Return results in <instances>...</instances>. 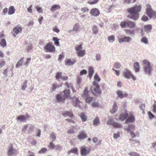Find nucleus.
I'll return each instance as SVG.
<instances>
[{
	"instance_id": "obj_1",
	"label": "nucleus",
	"mask_w": 156,
	"mask_h": 156,
	"mask_svg": "<svg viewBox=\"0 0 156 156\" xmlns=\"http://www.w3.org/2000/svg\"><path fill=\"white\" fill-rule=\"evenodd\" d=\"M141 10V6L140 5L136 6L131 7L127 10L128 12L129 13V17L134 20H136L138 17V13Z\"/></svg>"
},
{
	"instance_id": "obj_2",
	"label": "nucleus",
	"mask_w": 156,
	"mask_h": 156,
	"mask_svg": "<svg viewBox=\"0 0 156 156\" xmlns=\"http://www.w3.org/2000/svg\"><path fill=\"white\" fill-rule=\"evenodd\" d=\"M94 81L93 83L91 90L92 93L94 94H100L101 90L100 89V86L96 82H99L100 81V79L99 76L96 74L94 77Z\"/></svg>"
},
{
	"instance_id": "obj_3",
	"label": "nucleus",
	"mask_w": 156,
	"mask_h": 156,
	"mask_svg": "<svg viewBox=\"0 0 156 156\" xmlns=\"http://www.w3.org/2000/svg\"><path fill=\"white\" fill-rule=\"evenodd\" d=\"M142 63L144 66V70L146 74L150 75L152 69L150 63L146 60L142 61Z\"/></svg>"
},
{
	"instance_id": "obj_4",
	"label": "nucleus",
	"mask_w": 156,
	"mask_h": 156,
	"mask_svg": "<svg viewBox=\"0 0 156 156\" xmlns=\"http://www.w3.org/2000/svg\"><path fill=\"white\" fill-rule=\"evenodd\" d=\"M75 49L76 52L77 56L79 57H83L85 54L86 50L83 49L81 44H78L76 46Z\"/></svg>"
},
{
	"instance_id": "obj_5",
	"label": "nucleus",
	"mask_w": 156,
	"mask_h": 156,
	"mask_svg": "<svg viewBox=\"0 0 156 156\" xmlns=\"http://www.w3.org/2000/svg\"><path fill=\"white\" fill-rule=\"evenodd\" d=\"M123 75L126 78L130 79L132 78L133 80L135 81L136 80V77L133 75L131 72L128 69H125L123 72Z\"/></svg>"
},
{
	"instance_id": "obj_6",
	"label": "nucleus",
	"mask_w": 156,
	"mask_h": 156,
	"mask_svg": "<svg viewBox=\"0 0 156 156\" xmlns=\"http://www.w3.org/2000/svg\"><path fill=\"white\" fill-rule=\"evenodd\" d=\"M80 154L81 156H87L90 152V150L85 146H82L80 147Z\"/></svg>"
},
{
	"instance_id": "obj_7",
	"label": "nucleus",
	"mask_w": 156,
	"mask_h": 156,
	"mask_svg": "<svg viewBox=\"0 0 156 156\" xmlns=\"http://www.w3.org/2000/svg\"><path fill=\"white\" fill-rule=\"evenodd\" d=\"M132 41V38L129 36H125L122 38H118V41L119 43L122 42L130 43Z\"/></svg>"
},
{
	"instance_id": "obj_8",
	"label": "nucleus",
	"mask_w": 156,
	"mask_h": 156,
	"mask_svg": "<svg viewBox=\"0 0 156 156\" xmlns=\"http://www.w3.org/2000/svg\"><path fill=\"white\" fill-rule=\"evenodd\" d=\"M34 128V126L31 124H27L24 125L23 126V128L22 130V132L23 133L29 132L32 130Z\"/></svg>"
},
{
	"instance_id": "obj_9",
	"label": "nucleus",
	"mask_w": 156,
	"mask_h": 156,
	"mask_svg": "<svg viewBox=\"0 0 156 156\" xmlns=\"http://www.w3.org/2000/svg\"><path fill=\"white\" fill-rule=\"evenodd\" d=\"M49 148L52 149H55L56 150L60 151L62 149V147L59 144L55 145L52 142H51L49 143Z\"/></svg>"
},
{
	"instance_id": "obj_10",
	"label": "nucleus",
	"mask_w": 156,
	"mask_h": 156,
	"mask_svg": "<svg viewBox=\"0 0 156 156\" xmlns=\"http://www.w3.org/2000/svg\"><path fill=\"white\" fill-rule=\"evenodd\" d=\"M22 30V28L19 25L16 26L13 29L12 34L13 36L16 37L17 34L21 32Z\"/></svg>"
},
{
	"instance_id": "obj_11",
	"label": "nucleus",
	"mask_w": 156,
	"mask_h": 156,
	"mask_svg": "<svg viewBox=\"0 0 156 156\" xmlns=\"http://www.w3.org/2000/svg\"><path fill=\"white\" fill-rule=\"evenodd\" d=\"M146 14L150 18L154 17L156 16V12L154 11L150 7L147 9Z\"/></svg>"
},
{
	"instance_id": "obj_12",
	"label": "nucleus",
	"mask_w": 156,
	"mask_h": 156,
	"mask_svg": "<svg viewBox=\"0 0 156 156\" xmlns=\"http://www.w3.org/2000/svg\"><path fill=\"white\" fill-rule=\"evenodd\" d=\"M17 153L16 150L12 146H11L8 150V154L9 156L16 155Z\"/></svg>"
},
{
	"instance_id": "obj_13",
	"label": "nucleus",
	"mask_w": 156,
	"mask_h": 156,
	"mask_svg": "<svg viewBox=\"0 0 156 156\" xmlns=\"http://www.w3.org/2000/svg\"><path fill=\"white\" fill-rule=\"evenodd\" d=\"M45 49L47 52H54L55 51L54 46L50 43H48L46 45L45 47Z\"/></svg>"
},
{
	"instance_id": "obj_14",
	"label": "nucleus",
	"mask_w": 156,
	"mask_h": 156,
	"mask_svg": "<svg viewBox=\"0 0 156 156\" xmlns=\"http://www.w3.org/2000/svg\"><path fill=\"white\" fill-rule=\"evenodd\" d=\"M29 117V115L28 114L25 115H21L17 117L16 119L20 122H23L27 120Z\"/></svg>"
},
{
	"instance_id": "obj_15",
	"label": "nucleus",
	"mask_w": 156,
	"mask_h": 156,
	"mask_svg": "<svg viewBox=\"0 0 156 156\" xmlns=\"http://www.w3.org/2000/svg\"><path fill=\"white\" fill-rule=\"evenodd\" d=\"M90 14L93 16H98L100 12L98 9L94 8L91 10L90 11Z\"/></svg>"
},
{
	"instance_id": "obj_16",
	"label": "nucleus",
	"mask_w": 156,
	"mask_h": 156,
	"mask_svg": "<svg viewBox=\"0 0 156 156\" xmlns=\"http://www.w3.org/2000/svg\"><path fill=\"white\" fill-rule=\"evenodd\" d=\"M135 128L134 125L131 124H129L128 126H125L124 127V129L127 131L130 132L133 131Z\"/></svg>"
},
{
	"instance_id": "obj_17",
	"label": "nucleus",
	"mask_w": 156,
	"mask_h": 156,
	"mask_svg": "<svg viewBox=\"0 0 156 156\" xmlns=\"http://www.w3.org/2000/svg\"><path fill=\"white\" fill-rule=\"evenodd\" d=\"M63 116L65 117L66 116H68L71 119L73 118L74 115L71 112H69L68 111H66L63 113L62 114Z\"/></svg>"
},
{
	"instance_id": "obj_18",
	"label": "nucleus",
	"mask_w": 156,
	"mask_h": 156,
	"mask_svg": "<svg viewBox=\"0 0 156 156\" xmlns=\"http://www.w3.org/2000/svg\"><path fill=\"white\" fill-rule=\"evenodd\" d=\"M56 99L58 102L63 103L65 100V98L62 96L60 94H58L56 95Z\"/></svg>"
},
{
	"instance_id": "obj_19",
	"label": "nucleus",
	"mask_w": 156,
	"mask_h": 156,
	"mask_svg": "<svg viewBox=\"0 0 156 156\" xmlns=\"http://www.w3.org/2000/svg\"><path fill=\"white\" fill-rule=\"evenodd\" d=\"M81 102L78 98H76L75 100H74L73 105L75 107H78L80 108H81V106L80 105Z\"/></svg>"
},
{
	"instance_id": "obj_20",
	"label": "nucleus",
	"mask_w": 156,
	"mask_h": 156,
	"mask_svg": "<svg viewBox=\"0 0 156 156\" xmlns=\"http://www.w3.org/2000/svg\"><path fill=\"white\" fill-rule=\"evenodd\" d=\"M87 136V134L83 131L81 132L77 136V137L79 140L84 139Z\"/></svg>"
},
{
	"instance_id": "obj_21",
	"label": "nucleus",
	"mask_w": 156,
	"mask_h": 156,
	"mask_svg": "<svg viewBox=\"0 0 156 156\" xmlns=\"http://www.w3.org/2000/svg\"><path fill=\"white\" fill-rule=\"evenodd\" d=\"M118 96L120 98H122L126 96L127 94L126 93H123L122 91L118 90L116 92Z\"/></svg>"
},
{
	"instance_id": "obj_22",
	"label": "nucleus",
	"mask_w": 156,
	"mask_h": 156,
	"mask_svg": "<svg viewBox=\"0 0 156 156\" xmlns=\"http://www.w3.org/2000/svg\"><path fill=\"white\" fill-rule=\"evenodd\" d=\"M134 70L136 73L140 71V66L139 63L138 62H135L133 65Z\"/></svg>"
},
{
	"instance_id": "obj_23",
	"label": "nucleus",
	"mask_w": 156,
	"mask_h": 156,
	"mask_svg": "<svg viewBox=\"0 0 156 156\" xmlns=\"http://www.w3.org/2000/svg\"><path fill=\"white\" fill-rule=\"evenodd\" d=\"M135 23L129 20H127V26L129 28H133L135 26Z\"/></svg>"
},
{
	"instance_id": "obj_24",
	"label": "nucleus",
	"mask_w": 156,
	"mask_h": 156,
	"mask_svg": "<svg viewBox=\"0 0 156 156\" xmlns=\"http://www.w3.org/2000/svg\"><path fill=\"white\" fill-rule=\"evenodd\" d=\"M125 33L127 34L130 36H133L135 35V32L134 30H130L129 29H126L125 30Z\"/></svg>"
},
{
	"instance_id": "obj_25",
	"label": "nucleus",
	"mask_w": 156,
	"mask_h": 156,
	"mask_svg": "<svg viewBox=\"0 0 156 156\" xmlns=\"http://www.w3.org/2000/svg\"><path fill=\"white\" fill-rule=\"evenodd\" d=\"M118 109V107L117 104L116 102H115L112 106V108L110 110V112L112 114L115 113Z\"/></svg>"
},
{
	"instance_id": "obj_26",
	"label": "nucleus",
	"mask_w": 156,
	"mask_h": 156,
	"mask_svg": "<svg viewBox=\"0 0 156 156\" xmlns=\"http://www.w3.org/2000/svg\"><path fill=\"white\" fill-rule=\"evenodd\" d=\"M60 6L58 5H52L50 9V10L52 12H55L56 10L59 9Z\"/></svg>"
},
{
	"instance_id": "obj_27",
	"label": "nucleus",
	"mask_w": 156,
	"mask_h": 156,
	"mask_svg": "<svg viewBox=\"0 0 156 156\" xmlns=\"http://www.w3.org/2000/svg\"><path fill=\"white\" fill-rule=\"evenodd\" d=\"M128 116V114L126 112H125L124 113H122L120 115L119 119L121 121H123Z\"/></svg>"
},
{
	"instance_id": "obj_28",
	"label": "nucleus",
	"mask_w": 156,
	"mask_h": 156,
	"mask_svg": "<svg viewBox=\"0 0 156 156\" xmlns=\"http://www.w3.org/2000/svg\"><path fill=\"white\" fill-rule=\"evenodd\" d=\"M94 73V68L92 67H90L88 69L89 77L91 79L93 74Z\"/></svg>"
},
{
	"instance_id": "obj_29",
	"label": "nucleus",
	"mask_w": 156,
	"mask_h": 156,
	"mask_svg": "<svg viewBox=\"0 0 156 156\" xmlns=\"http://www.w3.org/2000/svg\"><path fill=\"white\" fill-rule=\"evenodd\" d=\"M135 121V118L133 115H129L127 119L125 121V122L127 123L128 122H133L134 121Z\"/></svg>"
},
{
	"instance_id": "obj_30",
	"label": "nucleus",
	"mask_w": 156,
	"mask_h": 156,
	"mask_svg": "<svg viewBox=\"0 0 156 156\" xmlns=\"http://www.w3.org/2000/svg\"><path fill=\"white\" fill-rule=\"evenodd\" d=\"M62 73L61 72H57L55 76L56 79L58 81H59L60 79H62Z\"/></svg>"
},
{
	"instance_id": "obj_31",
	"label": "nucleus",
	"mask_w": 156,
	"mask_h": 156,
	"mask_svg": "<svg viewBox=\"0 0 156 156\" xmlns=\"http://www.w3.org/2000/svg\"><path fill=\"white\" fill-rule=\"evenodd\" d=\"M24 58H21L17 62L16 65V67L19 68L20 66H21L23 64V62H24Z\"/></svg>"
},
{
	"instance_id": "obj_32",
	"label": "nucleus",
	"mask_w": 156,
	"mask_h": 156,
	"mask_svg": "<svg viewBox=\"0 0 156 156\" xmlns=\"http://www.w3.org/2000/svg\"><path fill=\"white\" fill-rule=\"evenodd\" d=\"M114 123V119L113 118H109L108 120L106 122V124L108 125H113Z\"/></svg>"
},
{
	"instance_id": "obj_33",
	"label": "nucleus",
	"mask_w": 156,
	"mask_h": 156,
	"mask_svg": "<svg viewBox=\"0 0 156 156\" xmlns=\"http://www.w3.org/2000/svg\"><path fill=\"white\" fill-rule=\"evenodd\" d=\"M144 30L147 32L150 31L152 29V26L151 24L145 25L144 27Z\"/></svg>"
},
{
	"instance_id": "obj_34",
	"label": "nucleus",
	"mask_w": 156,
	"mask_h": 156,
	"mask_svg": "<svg viewBox=\"0 0 156 156\" xmlns=\"http://www.w3.org/2000/svg\"><path fill=\"white\" fill-rule=\"evenodd\" d=\"M100 124V120L98 117L95 118L93 121V124L94 126H97Z\"/></svg>"
},
{
	"instance_id": "obj_35",
	"label": "nucleus",
	"mask_w": 156,
	"mask_h": 156,
	"mask_svg": "<svg viewBox=\"0 0 156 156\" xmlns=\"http://www.w3.org/2000/svg\"><path fill=\"white\" fill-rule=\"evenodd\" d=\"M65 97L66 98H69L70 97V91L69 90H65L63 91Z\"/></svg>"
},
{
	"instance_id": "obj_36",
	"label": "nucleus",
	"mask_w": 156,
	"mask_h": 156,
	"mask_svg": "<svg viewBox=\"0 0 156 156\" xmlns=\"http://www.w3.org/2000/svg\"><path fill=\"white\" fill-rule=\"evenodd\" d=\"M80 116L83 121L85 122L87 121V117L84 113L82 112L81 113Z\"/></svg>"
},
{
	"instance_id": "obj_37",
	"label": "nucleus",
	"mask_w": 156,
	"mask_h": 156,
	"mask_svg": "<svg viewBox=\"0 0 156 156\" xmlns=\"http://www.w3.org/2000/svg\"><path fill=\"white\" fill-rule=\"evenodd\" d=\"M15 9L14 6H11L9 9L8 14L11 15L13 14L15 12Z\"/></svg>"
},
{
	"instance_id": "obj_38",
	"label": "nucleus",
	"mask_w": 156,
	"mask_h": 156,
	"mask_svg": "<svg viewBox=\"0 0 156 156\" xmlns=\"http://www.w3.org/2000/svg\"><path fill=\"white\" fill-rule=\"evenodd\" d=\"M80 26V24L79 23H76L73 27V30L75 31H77L79 29Z\"/></svg>"
},
{
	"instance_id": "obj_39",
	"label": "nucleus",
	"mask_w": 156,
	"mask_h": 156,
	"mask_svg": "<svg viewBox=\"0 0 156 156\" xmlns=\"http://www.w3.org/2000/svg\"><path fill=\"white\" fill-rule=\"evenodd\" d=\"M129 133L131 137L133 138H134L136 136H139V133L138 132H136V134H135L133 131H131Z\"/></svg>"
},
{
	"instance_id": "obj_40",
	"label": "nucleus",
	"mask_w": 156,
	"mask_h": 156,
	"mask_svg": "<svg viewBox=\"0 0 156 156\" xmlns=\"http://www.w3.org/2000/svg\"><path fill=\"white\" fill-rule=\"evenodd\" d=\"M140 41L145 44H147L148 43V41L147 38L145 37L142 38L140 40Z\"/></svg>"
},
{
	"instance_id": "obj_41",
	"label": "nucleus",
	"mask_w": 156,
	"mask_h": 156,
	"mask_svg": "<svg viewBox=\"0 0 156 156\" xmlns=\"http://www.w3.org/2000/svg\"><path fill=\"white\" fill-rule=\"evenodd\" d=\"M121 66V65L120 63L119 62H116L115 63L113 67L114 69H119Z\"/></svg>"
},
{
	"instance_id": "obj_42",
	"label": "nucleus",
	"mask_w": 156,
	"mask_h": 156,
	"mask_svg": "<svg viewBox=\"0 0 156 156\" xmlns=\"http://www.w3.org/2000/svg\"><path fill=\"white\" fill-rule=\"evenodd\" d=\"M76 62L75 60H71L70 59H68L66 61V63L69 65H73Z\"/></svg>"
},
{
	"instance_id": "obj_43",
	"label": "nucleus",
	"mask_w": 156,
	"mask_h": 156,
	"mask_svg": "<svg viewBox=\"0 0 156 156\" xmlns=\"http://www.w3.org/2000/svg\"><path fill=\"white\" fill-rule=\"evenodd\" d=\"M115 37L114 35H112L108 37V40L110 42H113L115 40Z\"/></svg>"
},
{
	"instance_id": "obj_44",
	"label": "nucleus",
	"mask_w": 156,
	"mask_h": 156,
	"mask_svg": "<svg viewBox=\"0 0 156 156\" xmlns=\"http://www.w3.org/2000/svg\"><path fill=\"white\" fill-rule=\"evenodd\" d=\"M1 46L3 47H4L6 45V43L5 40V39H2L0 42Z\"/></svg>"
},
{
	"instance_id": "obj_45",
	"label": "nucleus",
	"mask_w": 156,
	"mask_h": 156,
	"mask_svg": "<svg viewBox=\"0 0 156 156\" xmlns=\"http://www.w3.org/2000/svg\"><path fill=\"white\" fill-rule=\"evenodd\" d=\"M127 20L126 21H122L120 23V26L122 28H125L127 26Z\"/></svg>"
},
{
	"instance_id": "obj_46",
	"label": "nucleus",
	"mask_w": 156,
	"mask_h": 156,
	"mask_svg": "<svg viewBox=\"0 0 156 156\" xmlns=\"http://www.w3.org/2000/svg\"><path fill=\"white\" fill-rule=\"evenodd\" d=\"M128 154L130 156H140V154L135 152H130L128 153Z\"/></svg>"
},
{
	"instance_id": "obj_47",
	"label": "nucleus",
	"mask_w": 156,
	"mask_h": 156,
	"mask_svg": "<svg viewBox=\"0 0 156 156\" xmlns=\"http://www.w3.org/2000/svg\"><path fill=\"white\" fill-rule=\"evenodd\" d=\"M50 138L53 141H55L56 138V136L55 134L52 132L50 134Z\"/></svg>"
},
{
	"instance_id": "obj_48",
	"label": "nucleus",
	"mask_w": 156,
	"mask_h": 156,
	"mask_svg": "<svg viewBox=\"0 0 156 156\" xmlns=\"http://www.w3.org/2000/svg\"><path fill=\"white\" fill-rule=\"evenodd\" d=\"M93 98L92 97H88L86 98L85 101L86 103H89L93 101Z\"/></svg>"
},
{
	"instance_id": "obj_49",
	"label": "nucleus",
	"mask_w": 156,
	"mask_h": 156,
	"mask_svg": "<svg viewBox=\"0 0 156 156\" xmlns=\"http://www.w3.org/2000/svg\"><path fill=\"white\" fill-rule=\"evenodd\" d=\"M88 94V92L87 91V88H86L83 90V97H86L87 96Z\"/></svg>"
},
{
	"instance_id": "obj_50",
	"label": "nucleus",
	"mask_w": 156,
	"mask_h": 156,
	"mask_svg": "<svg viewBox=\"0 0 156 156\" xmlns=\"http://www.w3.org/2000/svg\"><path fill=\"white\" fill-rule=\"evenodd\" d=\"M92 30L94 33H97L98 32V29L96 26H94L93 27Z\"/></svg>"
},
{
	"instance_id": "obj_51",
	"label": "nucleus",
	"mask_w": 156,
	"mask_h": 156,
	"mask_svg": "<svg viewBox=\"0 0 156 156\" xmlns=\"http://www.w3.org/2000/svg\"><path fill=\"white\" fill-rule=\"evenodd\" d=\"M53 41H54L55 44L57 46H58L59 44V42L58 41V39L57 37H53Z\"/></svg>"
},
{
	"instance_id": "obj_52",
	"label": "nucleus",
	"mask_w": 156,
	"mask_h": 156,
	"mask_svg": "<svg viewBox=\"0 0 156 156\" xmlns=\"http://www.w3.org/2000/svg\"><path fill=\"white\" fill-rule=\"evenodd\" d=\"M47 151V149L45 148H43L39 151V154H43L46 153Z\"/></svg>"
},
{
	"instance_id": "obj_53",
	"label": "nucleus",
	"mask_w": 156,
	"mask_h": 156,
	"mask_svg": "<svg viewBox=\"0 0 156 156\" xmlns=\"http://www.w3.org/2000/svg\"><path fill=\"white\" fill-rule=\"evenodd\" d=\"M27 80H26L23 83V85L22 86V89L23 90H25L26 88L27 87Z\"/></svg>"
},
{
	"instance_id": "obj_54",
	"label": "nucleus",
	"mask_w": 156,
	"mask_h": 156,
	"mask_svg": "<svg viewBox=\"0 0 156 156\" xmlns=\"http://www.w3.org/2000/svg\"><path fill=\"white\" fill-rule=\"evenodd\" d=\"M71 152L72 153L75 154H77L78 152L77 148L76 147L73 148L71 149Z\"/></svg>"
},
{
	"instance_id": "obj_55",
	"label": "nucleus",
	"mask_w": 156,
	"mask_h": 156,
	"mask_svg": "<svg viewBox=\"0 0 156 156\" xmlns=\"http://www.w3.org/2000/svg\"><path fill=\"white\" fill-rule=\"evenodd\" d=\"M31 59L29 58H28L27 59L26 61L24 62V65L25 66H27L30 63Z\"/></svg>"
},
{
	"instance_id": "obj_56",
	"label": "nucleus",
	"mask_w": 156,
	"mask_h": 156,
	"mask_svg": "<svg viewBox=\"0 0 156 156\" xmlns=\"http://www.w3.org/2000/svg\"><path fill=\"white\" fill-rule=\"evenodd\" d=\"M81 11L84 13H85L89 11V9L87 7L82 8L81 9Z\"/></svg>"
},
{
	"instance_id": "obj_57",
	"label": "nucleus",
	"mask_w": 156,
	"mask_h": 156,
	"mask_svg": "<svg viewBox=\"0 0 156 156\" xmlns=\"http://www.w3.org/2000/svg\"><path fill=\"white\" fill-rule=\"evenodd\" d=\"M92 105L93 107L94 108H98L99 106L98 103L97 102H94L92 103Z\"/></svg>"
},
{
	"instance_id": "obj_58",
	"label": "nucleus",
	"mask_w": 156,
	"mask_h": 156,
	"mask_svg": "<svg viewBox=\"0 0 156 156\" xmlns=\"http://www.w3.org/2000/svg\"><path fill=\"white\" fill-rule=\"evenodd\" d=\"M145 107V105L144 104H142L140 106V109L143 111L142 113L143 114L144 113V110Z\"/></svg>"
},
{
	"instance_id": "obj_59",
	"label": "nucleus",
	"mask_w": 156,
	"mask_h": 156,
	"mask_svg": "<svg viewBox=\"0 0 156 156\" xmlns=\"http://www.w3.org/2000/svg\"><path fill=\"white\" fill-rule=\"evenodd\" d=\"M99 0H93L92 1H89L88 2L91 5L95 4L97 3L98 2Z\"/></svg>"
},
{
	"instance_id": "obj_60",
	"label": "nucleus",
	"mask_w": 156,
	"mask_h": 156,
	"mask_svg": "<svg viewBox=\"0 0 156 156\" xmlns=\"http://www.w3.org/2000/svg\"><path fill=\"white\" fill-rule=\"evenodd\" d=\"M113 125L114 127L116 128L120 127L121 126V125L120 123L116 122L114 123Z\"/></svg>"
},
{
	"instance_id": "obj_61",
	"label": "nucleus",
	"mask_w": 156,
	"mask_h": 156,
	"mask_svg": "<svg viewBox=\"0 0 156 156\" xmlns=\"http://www.w3.org/2000/svg\"><path fill=\"white\" fill-rule=\"evenodd\" d=\"M53 30L54 32L58 33L60 31L59 30L56 26L54 27L53 28Z\"/></svg>"
},
{
	"instance_id": "obj_62",
	"label": "nucleus",
	"mask_w": 156,
	"mask_h": 156,
	"mask_svg": "<svg viewBox=\"0 0 156 156\" xmlns=\"http://www.w3.org/2000/svg\"><path fill=\"white\" fill-rule=\"evenodd\" d=\"M8 9L7 8H5L3 10L2 14V15H5L8 12Z\"/></svg>"
},
{
	"instance_id": "obj_63",
	"label": "nucleus",
	"mask_w": 156,
	"mask_h": 156,
	"mask_svg": "<svg viewBox=\"0 0 156 156\" xmlns=\"http://www.w3.org/2000/svg\"><path fill=\"white\" fill-rule=\"evenodd\" d=\"M96 60L97 61H100L101 59V55L100 54H96L95 56Z\"/></svg>"
},
{
	"instance_id": "obj_64",
	"label": "nucleus",
	"mask_w": 156,
	"mask_h": 156,
	"mask_svg": "<svg viewBox=\"0 0 156 156\" xmlns=\"http://www.w3.org/2000/svg\"><path fill=\"white\" fill-rule=\"evenodd\" d=\"M153 111L156 113V101H154V104L153 105Z\"/></svg>"
}]
</instances>
